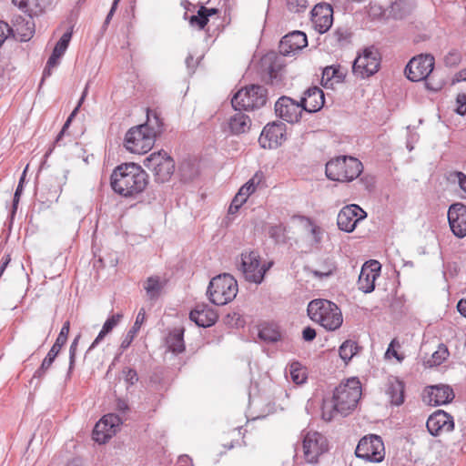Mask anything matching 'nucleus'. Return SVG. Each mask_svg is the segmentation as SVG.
<instances>
[{"label": "nucleus", "instance_id": "1", "mask_svg": "<svg viewBox=\"0 0 466 466\" xmlns=\"http://www.w3.org/2000/svg\"><path fill=\"white\" fill-rule=\"evenodd\" d=\"M361 397V384L357 378L348 379L335 388L330 400L322 404V419L326 421L334 420L338 415L345 417L356 408Z\"/></svg>", "mask_w": 466, "mask_h": 466}, {"label": "nucleus", "instance_id": "2", "mask_svg": "<svg viewBox=\"0 0 466 466\" xmlns=\"http://www.w3.org/2000/svg\"><path fill=\"white\" fill-rule=\"evenodd\" d=\"M110 184L112 189L122 197H137L146 189L148 176L139 165L125 163L114 169Z\"/></svg>", "mask_w": 466, "mask_h": 466}, {"label": "nucleus", "instance_id": "3", "mask_svg": "<svg viewBox=\"0 0 466 466\" xmlns=\"http://www.w3.org/2000/svg\"><path fill=\"white\" fill-rule=\"evenodd\" d=\"M308 315L311 320L319 323L327 330L338 329L343 322L339 307L332 301L323 299L311 300L308 305Z\"/></svg>", "mask_w": 466, "mask_h": 466}, {"label": "nucleus", "instance_id": "4", "mask_svg": "<svg viewBox=\"0 0 466 466\" xmlns=\"http://www.w3.org/2000/svg\"><path fill=\"white\" fill-rule=\"evenodd\" d=\"M238 290L237 280L230 274L224 273L210 280L208 295L213 304L223 306L236 298Z\"/></svg>", "mask_w": 466, "mask_h": 466}, {"label": "nucleus", "instance_id": "5", "mask_svg": "<svg viewBox=\"0 0 466 466\" xmlns=\"http://www.w3.org/2000/svg\"><path fill=\"white\" fill-rule=\"evenodd\" d=\"M361 172V162L352 157H339L326 164V176L329 179L334 181H352Z\"/></svg>", "mask_w": 466, "mask_h": 466}, {"label": "nucleus", "instance_id": "6", "mask_svg": "<svg viewBox=\"0 0 466 466\" xmlns=\"http://www.w3.org/2000/svg\"><path fill=\"white\" fill-rule=\"evenodd\" d=\"M267 102V91L261 86L252 85L238 90L232 97L235 110H255Z\"/></svg>", "mask_w": 466, "mask_h": 466}, {"label": "nucleus", "instance_id": "7", "mask_svg": "<svg viewBox=\"0 0 466 466\" xmlns=\"http://www.w3.org/2000/svg\"><path fill=\"white\" fill-rule=\"evenodd\" d=\"M271 263L261 264L260 256L257 251H244L240 255L239 270L248 282L260 284Z\"/></svg>", "mask_w": 466, "mask_h": 466}, {"label": "nucleus", "instance_id": "8", "mask_svg": "<svg viewBox=\"0 0 466 466\" xmlns=\"http://www.w3.org/2000/svg\"><path fill=\"white\" fill-rule=\"evenodd\" d=\"M156 139L147 132L145 126H135L128 129L124 138V147L133 154L143 155L153 147Z\"/></svg>", "mask_w": 466, "mask_h": 466}, {"label": "nucleus", "instance_id": "9", "mask_svg": "<svg viewBox=\"0 0 466 466\" xmlns=\"http://www.w3.org/2000/svg\"><path fill=\"white\" fill-rule=\"evenodd\" d=\"M144 166L153 172L156 180L167 181L175 169L173 158L164 150L154 152L144 159Z\"/></svg>", "mask_w": 466, "mask_h": 466}, {"label": "nucleus", "instance_id": "10", "mask_svg": "<svg viewBox=\"0 0 466 466\" xmlns=\"http://www.w3.org/2000/svg\"><path fill=\"white\" fill-rule=\"evenodd\" d=\"M355 454L370 462H381L385 457L382 439L378 435L365 436L359 441Z\"/></svg>", "mask_w": 466, "mask_h": 466}, {"label": "nucleus", "instance_id": "11", "mask_svg": "<svg viewBox=\"0 0 466 466\" xmlns=\"http://www.w3.org/2000/svg\"><path fill=\"white\" fill-rule=\"evenodd\" d=\"M302 447L306 461L314 463L328 451V441L318 431H308L303 435Z\"/></svg>", "mask_w": 466, "mask_h": 466}, {"label": "nucleus", "instance_id": "12", "mask_svg": "<svg viewBox=\"0 0 466 466\" xmlns=\"http://www.w3.org/2000/svg\"><path fill=\"white\" fill-rule=\"evenodd\" d=\"M434 68V57L431 55H420L410 60L405 67V75L412 82L426 79Z\"/></svg>", "mask_w": 466, "mask_h": 466}, {"label": "nucleus", "instance_id": "13", "mask_svg": "<svg viewBox=\"0 0 466 466\" xmlns=\"http://www.w3.org/2000/svg\"><path fill=\"white\" fill-rule=\"evenodd\" d=\"M380 67V58L377 50L366 48L353 62L352 71L360 78L374 75Z\"/></svg>", "mask_w": 466, "mask_h": 466}, {"label": "nucleus", "instance_id": "14", "mask_svg": "<svg viewBox=\"0 0 466 466\" xmlns=\"http://www.w3.org/2000/svg\"><path fill=\"white\" fill-rule=\"evenodd\" d=\"M367 216L358 205L351 204L344 207L338 214L337 224L340 230L352 232L358 222Z\"/></svg>", "mask_w": 466, "mask_h": 466}, {"label": "nucleus", "instance_id": "15", "mask_svg": "<svg viewBox=\"0 0 466 466\" xmlns=\"http://www.w3.org/2000/svg\"><path fill=\"white\" fill-rule=\"evenodd\" d=\"M286 140V125L282 122L268 124L262 130L258 142L264 148H274Z\"/></svg>", "mask_w": 466, "mask_h": 466}, {"label": "nucleus", "instance_id": "16", "mask_svg": "<svg viewBox=\"0 0 466 466\" xmlns=\"http://www.w3.org/2000/svg\"><path fill=\"white\" fill-rule=\"evenodd\" d=\"M275 111L281 119L289 123H296L301 118L303 108L300 103L288 96H282L276 102Z\"/></svg>", "mask_w": 466, "mask_h": 466}, {"label": "nucleus", "instance_id": "17", "mask_svg": "<svg viewBox=\"0 0 466 466\" xmlns=\"http://www.w3.org/2000/svg\"><path fill=\"white\" fill-rule=\"evenodd\" d=\"M381 266L377 260H370L361 268L358 286L364 293H370L375 289V280L380 276Z\"/></svg>", "mask_w": 466, "mask_h": 466}, {"label": "nucleus", "instance_id": "18", "mask_svg": "<svg viewBox=\"0 0 466 466\" xmlns=\"http://www.w3.org/2000/svg\"><path fill=\"white\" fill-rule=\"evenodd\" d=\"M426 427L432 436H439L453 430V418L444 410H438L428 418Z\"/></svg>", "mask_w": 466, "mask_h": 466}, {"label": "nucleus", "instance_id": "19", "mask_svg": "<svg viewBox=\"0 0 466 466\" xmlns=\"http://www.w3.org/2000/svg\"><path fill=\"white\" fill-rule=\"evenodd\" d=\"M448 220L456 237L462 238L466 236V206L464 204H452L448 210Z\"/></svg>", "mask_w": 466, "mask_h": 466}, {"label": "nucleus", "instance_id": "20", "mask_svg": "<svg viewBox=\"0 0 466 466\" xmlns=\"http://www.w3.org/2000/svg\"><path fill=\"white\" fill-rule=\"evenodd\" d=\"M311 22L314 28L320 34L327 32L333 22V9L330 5L318 4L311 11Z\"/></svg>", "mask_w": 466, "mask_h": 466}, {"label": "nucleus", "instance_id": "21", "mask_svg": "<svg viewBox=\"0 0 466 466\" xmlns=\"http://www.w3.org/2000/svg\"><path fill=\"white\" fill-rule=\"evenodd\" d=\"M218 315L207 304H198L189 313V319L199 327H210L217 321Z\"/></svg>", "mask_w": 466, "mask_h": 466}, {"label": "nucleus", "instance_id": "22", "mask_svg": "<svg viewBox=\"0 0 466 466\" xmlns=\"http://www.w3.org/2000/svg\"><path fill=\"white\" fill-rule=\"evenodd\" d=\"M308 45L306 35L301 31H293L282 37L279 44L280 52L284 56L301 50Z\"/></svg>", "mask_w": 466, "mask_h": 466}, {"label": "nucleus", "instance_id": "23", "mask_svg": "<svg viewBox=\"0 0 466 466\" xmlns=\"http://www.w3.org/2000/svg\"><path fill=\"white\" fill-rule=\"evenodd\" d=\"M324 93L318 86L308 88L304 93V96H302L300 100L303 111L309 113H315L320 110L324 106Z\"/></svg>", "mask_w": 466, "mask_h": 466}, {"label": "nucleus", "instance_id": "24", "mask_svg": "<svg viewBox=\"0 0 466 466\" xmlns=\"http://www.w3.org/2000/svg\"><path fill=\"white\" fill-rule=\"evenodd\" d=\"M454 399L452 389L448 385H435L430 387L429 403L440 406L451 402Z\"/></svg>", "mask_w": 466, "mask_h": 466}, {"label": "nucleus", "instance_id": "25", "mask_svg": "<svg viewBox=\"0 0 466 466\" xmlns=\"http://www.w3.org/2000/svg\"><path fill=\"white\" fill-rule=\"evenodd\" d=\"M236 111L237 112L228 119V127L232 134L238 135L249 129L251 120L247 115L242 113L241 110Z\"/></svg>", "mask_w": 466, "mask_h": 466}, {"label": "nucleus", "instance_id": "26", "mask_svg": "<svg viewBox=\"0 0 466 466\" xmlns=\"http://www.w3.org/2000/svg\"><path fill=\"white\" fill-rule=\"evenodd\" d=\"M391 404L400 406L404 401V384L396 378L389 380L386 390Z\"/></svg>", "mask_w": 466, "mask_h": 466}, {"label": "nucleus", "instance_id": "27", "mask_svg": "<svg viewBox=\"0 0 466 466\" xmlns=\"http://www.w3.org/2000/svg\"><path fill=\"white\" fill-rule=\"evenodd\" d=\"M140 126H145L147 132L152 135L155 139H157L163 131V122L155 110H147V121Z\"/></svg>", "mask_w": 466, "mask_h": 466}, {"label": "nucleus", "instance_id": "28", "mask_svg": "<svg viewBox=\"0 0 466 466\" xmlns=\"http://www.w3.org/2000/svg\"><path fill=\"white\" fill-rule=\"evenodd\" d=\"M183 336V329H175L172 330L166 339L167 349L175 354L183 352L185 350Z\"/></svg>", "mask_w": 466, "mask_h": 466}, {"label": "nucleus", "instance_id": "29", "mask_svg": "<svg viewBox=\"0 0 466 466\" xmlns=\"http://www.w3.org/2000/svg\"><path fill=\"white\" fill-rule=\"evenodd\" d=\"M14 2L30 15L41 14L48 5V0H14Z\"/></svg>", "mask_w": 466, "mask_h": 466}, {"label": "nucleus", "instance_id": "30", "mask_svg": "<svg viewBox=\"0 0 466 466\" xmlns=\"http://www.w3.org/2000/svg\"><path fill=\"white\" fill-rule=\"evenodd\" d=\"M122 318L123 315L120 313H116L109 317L104 323L102 329L100 330L95 340L92 342L88 350H93L105 338L106 335L110 333L113 330V329L120 322Z\"/></svg>", "mask_w": 466, "mask_h": 466}, {"label": "nucleus", "instance_id": "31", "mask_svg": "<svg viewBox=\"0 0 466 466\" xmlns=\"http://www.w3.org/2000/svg\"><path fill=\"white\" fill-rule=\"evenodd\" d=\"M258 338L266 343H274L281 339V334L277 325L267 323L260 327Z\"/></svg>", "mask_w": 466, "mask_h": 466}, {"label": "nucleus", "instance_id": "32", "mask_svg": "<svg viewBox=\"0 0 466 466\" xmlns=\"http://www.w3.org/2000/svg\"><path fill=\"white\" fill-rule=\"evenodd\" d=\"M113 435H115V430L109 429V425L103 419L95 425L93 439L96 442L106 443Z\"/></svg>", "mask_w": 466, "mask_h": 466}, {"label": "nucleus", "instance_id": "33", "mask_svg": "<svg viewBox=\"0 0 466 466\" xmlns=\"http://www.w3.org/2000/svg\"><path fill=\"white\" fill-rule=\"evenodd\" d=\"M163 287L164 283L161 281L160 278L157 276L147 278L144 283V289L147 295L151 299L158 298Z\"/></svg>", "mask_w": 466, "mask_h": 466}, {"label": "nucleus", "instance_id": "34", "mask_svg": "<svg viewBox=\"0 0 466 466\" xmlns=\"http://www.w3.org/2000/svg\"><path fill=\"white\" fill-rule=\"evenodd\" d=\"M145 316H146L145 310H144V309H141L137 316L136 321H135L132 329L127 332V334L126 335L125 339H123V341L120 345V348L123 350L127 349L130 346V344L132 343L136 334L137 333L142 323L145 320Z\"/></svg>", "mask_w": 466, "mask_h": 466}, {"label": "nucleus", "instance_id": "35", "mask_svg": "<svg viewBox=\"0 0 466 466\" xmlns=\"http://www.w3.org/2000/svg\"><path fill=\"white\" fill-rule=\"evenodd\" d=\"M309 271L315 278L322 279L333 275L336 266L332 260L325 259L316 268H311Z\"/></svg>", "mask_w": 466, "mask_h": 466}, {"label": "nucleus", "instance_id": "36", "mask_svg": "<svg viewBox=\"0 0 466 466\" xmlns=\"http://www.w3.org/2000/svg\"><path fill=\"white\" fill-rule=\"evenodd\" d=\"M262 174L256 173L246 184L238 190V194L247 201L248 197L255 192L258 185L262 181Z\"/></svg>", "mask_w": 466, "mask_h": 466}, {"label": "nucleus", "instance_id": "37", "mask_svg": "<svg viewBox=\"0 0 466 466\" xmlns=\"http://www.w3.org/2000/svg\"><path fill=\"white\" fill-rule=\"evenodd\" d=\"M288 372L289 373L290 379L294 383L302 384L306 381V371L299 362L294 361L290 363L286 373Z\"/></svg>", "mask_w": 466, "mask_h": 466}, {"label": "nucleus", "instance_id": "38", "mask_svg": "<svg viewBox=\"0 0 466 466\" xmlns=\"http://www.w3.org/2000/svg\"><path fill=\"white\" fill-rule=\"evenodd\" d=\"M359 346L357 342L348 339L339 347V356L345 361H350L357 354Z\"/></svg>", "mask_w": 466, "mask_h": 466}, {"label": "nucleus", "instance_id": "39", "mask_svg": "<svg viewBox=\"0 0 466 466\" xmlns=\"http://www.w3.org/2000/svg\"><path fill=\"white\" fill-rule=\"evenodd\" d=\"M87 88L88 86H86L82 93V96L77 103V106H76V108L72 111V113L70 114V116H68L67 120L66 121V123L64 124L61 131L59 132V134L57 135L56 140H55V144L56 145H59L65 132H66V129L68 128L72 119L76 116L77 111L79 110V107L81 106L82 103L84 102L86 95H87Z\"/></svg>", "mask_w": 466, "mask_h": 466}, {"label": "nucleus", "instance_id": "40", "mask_svg": "<svg viewBox=\"0 0 466 466\" xmlns=\"http://www.w3.org/2000/svg\"><path fill=\"white\" fill-rule=\"evenodd\" d=\"M448 180L451 183H458L461 189V198H466V175L461 171L449 173Z\"/></svg>", "mask_w": 466, "mask_h": 466}, {"label": "nucleus", "instance_id": "41", "mask_svg": "<svg viewBox=\"0 0 466 466\" xmlns=\"http://www.w3.org/2000/svg\"><path fill=\"white\" fill-rule=\"evenodd\" d=\"M344 74L341 72L339 67L337 66H327L324 68L322 73V81H332L339 83L342 81Z\"/></svg>", "mask_w": 466, "mask_h": 466}, {"label": "nucleus", "instance_id": "42", "mask_svg": "<svg viewBox=\"0 0 466 466\" xmlns=\"http://www.w3.org/2000/svg\"><path fill=\"white\" fill-rule=\"evenodd\" d=\"M412 6L406 0H396L391 4V12L395 16L402 17L410 13Z\"/></svg>", "mask_w": 466, "mask_h": 466}, {"label": "nucleus", "instance_id": "43", "mask_svg": "<svg viewBox=\"0 0 466 466\" xmlns=\"http://www.w3.org/2000/svg\"><path fill=\"white\" fill-rule=\"evenodd\" d=\"M204 12H207L206 7L200 6V8L198 11V14L190 17L189 24L192 26H197L198 29H203L208 22L207 15H204Z\"/></svg>", "mask_w": 466, "mask_h": 466}, {"label": "nucleus", "instance_id": "44", "mask_svg": "<svg viewBox=\"0 0 466 466\" xmlns=\"http://www.w3.org/2000/svg\"><path fill=\"white\" fill-rule=\"evenodd\" d=\"M71 37H72L71 32L64 33L62 35V36L60 37L59 41L55 46L53 52L55 54H57L60 56H63L68 47Z\"/></svg>", "mask_w": 466, "mask_h": 466}, {"label": "nucleus", "instance_id": "45", "mask_svg": "<svg viewBox=\"0 0 466 466\" xmlns=\"http://www.w3.org/2000/svg\"><path fill=\"white\" fill-rule=\"evenodd\" d=\"M449 356V351L444 344H440L438 349L432 353L430 362L432 365H441Z\"/></svg>", "mask_w": 466, "mask_h": 466}, {"label": "nucleus", "instance_id": "46", "mask_svg": "<svg viewBox=\"0 0 466 466\" xmlns=\"http://www.w3.org/2000/svg\"><path fill=\"white\" fill-rule=\"evenodd\" d=\"M400 347V342L396 339H392L387 349L385 357L387 359L395 358L398 361H401L404 359V356L398 352L397 349Z\"/></svg>", "mask_w": 466, "mask_h": 466}, {"label": "nucleus", "instance_id": "47", "mask_svg": "<svg viewBox=\"0 0 466 466\" xmlns=\"http://www.w3.org/2000/svg\"><path fill=\"white\" fill-rule=\"evenodd\" d=\"M55 360L48 357L47 355L43 360L41 366L35 371L33 379H42L45 377L46 371L49 370V368L52 366Z\"/></svg>", "mask_w": 466, "mask_h": 466}, {"label": "nucleus", "instance_id": "48", "mask_svg": "<svg viewBox=\"0 0 466 466\" xmlns=\"http://www.w3.org/2000/svg\"><path fill=\"white\" fill-rule=\"evenodd\" d=\"M102 419L109 425V429L115 430V434L122 424V419L116 414L109 413L103 416Z\"/></svg>", "mask_w": 466, "mask_h": 466}, {"label": "nucleus", "instance_id": "49", "mask_svg": "<svg viewBox=\"0 0 466 466\" xmlns=\"http://www.w3.org/2000/svg\"><path fill=\"white\" fill-rule=\"evenodd\" d=\"M287 5L289 11L294 13L303 12L307 8L306 0H287Z\"/></svg>", "mask_w": 466, "mask_h": 466}, {"label": "nucleus", "instance_id": "50", "mask_svg": "<svg viewBox=\"0 0 466 466\" xmlns=\"http://www.w3.org/2000/svg\"><path fill=\"white\" fill-rule=\"evenodd\" d=\"M62 56H58L57 54H55L54 52L50 56V57L47 60L46 66L44 69L43 76L46 77L51 75V69L56 67L59 64V60Z\"/></svg>", "mask_w": 466, "mask_h": 466}, {"label": "nucleus", "instance_id": "51", "mask_svg": "<svg viewBox=\"0 0 466 466\" xmlns=\"http://www.w3.org/2000/svg\"><path fill=\"white\" fill-rule=\"evenodd\" d=\"M69 329H70V322L67 320L63 324L61 330L56 339V343L57 345H60L63 347L66 344V342L67 340Z\"/></svg>", "mask_w": 466, "mask_h": 466}, {"label": "nucleus", "instance_id": "52", "mask_svg": "<svg viewBox=\"0 0 466 466\" xmlns=\"http://www.w3.org/2000/svg\"><path fill=\"white\" fill-rule=\"evenodd\" d=\"M26 169H27V167H25V169L24 170V173H23V176L22 177L20 178L19 180V183H18V186L15 189V195H14V199H13V213L15 212L16 208H17V205L19 203V200H20V196L22 194V191H23V182H24V179H25V174L26 172Z\"/></svg>", "mask_w": 466, "mask_h": 466}, {"label": "nucleus", "instance_id": "53", "mask_svg": "<svg viewBox=\"0 0 466 466\" xmlns=\"http://www.w3.org/2000/svg\"><path fill=\"white\" fill-rule=\"evenodd\" d=\"M80 335H77L72 341L69 349V370H72L76 360V354L77 350Z\"/></svg>", "mask_w": 466, "mask_h": 466}, {"label": "nucleus", "instance_id": "54", "mask_svg": "<svg viewBox=\"0 0 466 466\" xmlns=\"http://www.w3.org/2000/svg\"><path fill=\"white\" fill-rule=\"evenodd\" d=\"M456 113L464 116L466 114V95L459 94L456 97Z\"/></svg>", "mask_w": 466, "mask_h": 466}, {"label": "nucleus", "instance_id": "55", "mask_svg": "<svg viewBox=\"0 0 466 466\" xmlns=\"http://www.w3.org/2000/svg\"><path fill=\"white\" fill-rule=\"evenodd\" d=\"M445 64L449 66H454L461 62V54L457 51H451L444 58Z\"/></svg>", "mask_w": 466, "mask_h": 466}, {"label": "nucleus", "instance_id": "56", "mask_svg": "<svg viewBox=\"0 0 466 466\" xmlns=\"http://www.w3.org/2000/svg\"><path fill=\"white\" fill-rule=\"evenodd\" d=\"M124 379L129 385H134L138 380L137 373L135 370L126 368L123 370Z\"/></svg>", "mask_w": 466, "mask_h": 466}, {"label": "nucleus", "instance_id": "57", "mask_svg": "<svg viewBox=\"0 0 466 466\" xmlns=\"http://www.w3.org/2000/svg\"><path fill=\"white\" fill-rule=\"evenodd\" d=\"M302 338L305 341H312L316 338V330L311 327H306L302 331Z\"/></svg>", "mask_w": 466, "mask_h": 466}, {"label": "nucleus", "instance_id": "58", "mask_svg": "<svg viewBox=\"0 0 466 466\" xmlns=\"http://www.w3.org/2000/svg\"><path fill=\"white\" fill-rule=\"evenodd\" d=\"M334 37L336 38V41L338 43H341L342 41L347 39L348 33H347V31H345L343 29H338L334 33Z\"/></svg>", "mask_w": 466, "mask_h": 466}, {"label": "nucleus", "instance_id": "59", "mask_svg": "<svg viewBox=\"0 0 466 466\" xmlns=\"http://www.w3.org/2000/svg\"><path fill=\"white\" fill-rule=\"evenodd\" d=\"M177 466H192V460L187 455H181L177 459Z\"/></svg>", "mask_w": 466, "mask_h": 466}, {"label": "nucleus", "instance_id": "60", "mask_svg": "<svg viewBox=\"0 0 466 466\" xmlns=\"http://www.w3.org/2000/svg\"><path fill=\"white\" fill-rule=\"evenodd\" d=\"M62 346L57 345L56 342L51 347L50 350L47 353V356L55 360L56 356L58 355L59 351L61 350Z\"/></svg>", "mask_w": 466, "mask_h": 466}, {"label": "nucleus", "instance_id": "61", "mask_svg": "<svg viewBox=\"0 0 466 466\" xmlns=\"http://www.w3.org/2000/svg\"><path fill=\"white\" fill-rule=\"evenodd\" d=\"M457 309L458 311L466 318V298L458 302Z\"/></svg>", "mask_w": 466, "mask_h": 466}, {"label": "nucleus", "instance_id": "62", "mask_svg": "<svg viewBox=\"0 0 466 466\" xmlns=\"http://www.w3.org/2000/svg\"><path fill=\"white\" fill-rule=\"evenodd\" d=\"M246 202V200L238 194L237 193V195L234 197V198L232 199L231 203L233 204V207L235 206H238V207H241L244 203Z\"/></svg>", "mask_w": 466, "mask_h": 466}, {"label": "nucleus", "instance_id": "63", "mask_svg": "<svg viewBox=\"0 0 466 466\" xmlns=\"http://www.w3.org/2000/svg\"><path fill=\"white\" fill-rule=\"evenodd\" d=\"M116 409L125 413L128 410V405L124 400H118L116 402Z\"/></svg>", "mask_w": 466, "mask_h": 466}, {"label": "nucleus", "instance_id": "64", "mask_svg": "<svg viewBox=\"0 0 466 466\" xmlns=\"http://www.w3.org/2000/svg\"><path fill=\"white\" fill-rule=\"evenodd\" d=\"M466 81V68L458 72L453 82Z\"/></svg>", "mask_w": 466, "mask_h": 466}]
</instances>
